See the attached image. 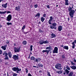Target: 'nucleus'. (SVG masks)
Returning <instances> with one entry per match:
<instances>
[{
	"instance_id": "f257e3e1",
	"label": "nucleus",
	"mask_w": 76,
	"mask_h": 76,
	"mask_svg": "<svg viewBox=\"0 0 76 76\" xmlns=\"http://www.w3.org/2000/svg\"><path fill=\"white\" fill-rule=\"evenodd\" d=\"M72 8L71 7L69 6L68 8V11L69 12V15L71 18L73 17V15L75 14V11L74 10H72Z\"/></svg>"
},
{
	"instance_id": "f03ea898",
	"label": "nucleus",
	"mask_w": 76,
	"mask_h": 76,
	"mask_svg": "<svg viewBox=\"0 0 76 76\" xmlns=\"http://www.w3.org/2000/svg\"><path fill=\"white\" fill-rule=\"evenodd\" d=\"M55 68L58 69V70H62V68H61V64H57L55 65Z\"/></svg>"
},
{
	"instance_id": "7ed1b4c3",
	"label": "nucleus",
	"mask_w": 76,
	"mask_h": 76,
	"mask_svg": "<svg viewBox=\"0 0 76 76\" xmlns=\"http://www.w3.org/2000/svg\"><path fill=\"white\" fill-rule=\"evenodd\" d=\"M39 42V44H40V45H42V44H48L49 43V41L47 40L45 41L41 40Z\"/></svg>"
},
{
	"instance_id": "20e7f679",
	"label": "nucleus",
	"mask_w": 76,
	"mask_h": 76,
	"mask_svg": "<svg viewBox=\"0 0 76 76\" xmlns=\"http://www.w3.org/2000/svg\"><path fill=\"white\" fill-rule=\"evenodd\" d=\"M14 51L15 53H19L20 51V48H16V47H15L14 48Z\"/></svg>"
},
{
	"instance_id": "39448f33",
	"label": "nucleus",
	"mask_w": 76,
	"mask_h": 76,
	"mask_svg": "<svg viewBox=\"0 0 76 76\" xmlns=\"http://www.w3.org/2000/svg\"><path fill=\"white\" fill-rule=\"evenodd\" d=\"M53 54L54 53H58V48L57 47H55L54 48L53 52Z\"/></svg>"
},
{
	"instance_id": "423d86ee",
	"label": "nucleus",
	"mask_w": 76,
	"mask_h": 76,
	"mask_svg": "<svg viewBox=\"0 0 76 76\" xmlns=\"http://www.w3.org/2000/svg\"><path fill=\"white\" fill-rule=\"evenodd\" d=\"M30 59L31 60H33L34 62H38V59H36L34 56L31 57Z\"/></svg>"
},
{
	"instance_id": "0eeeda50",
	"label": "nucleus",
	"mask_w": 76,
	"mask_h": 76,
	"mask_svg": "<svg viewBox=\"0 0 76 76\" xmlns=\"http://www.w3.org/2000/svg\"><path fill=\"white\" fill-rule=\"evenodd\" d=\"M12 58L15 60H17L19 59V56L17 55H14L13 56Z\"/></svg>"
},
{
	"instance_id": "6e6552de",
	"label": "nucleus",
	"mask_w": 76,
	"mask_h": 76,
	"mask_svg": "<svg viewBox=\"0 0 76 76\" xmlns=\"http://www.w3.org/2000/svg\"><path fill=\"white\" fill-rule=\"evenodd\" d=\"M50 51V50H44L42 51V53H47V55H48L49 54V52Z\"/></svg>"
},
{
	"instance_id": "1a4fd4ad",
	"label": "nucleus",
	"mask_w": 76,
	"mask_h": 76,
	"mask_svg": "<svg viewBox=\"0 0 76 76\" xmlns=\"http://www.w3.org/2000/svg\"><path fill=\"white\" fill-rule=\"evenodd\" d=\"M19 69V68H18V67H13L12 68V70H13V71H14V72H16L17 71H18V70Z\"/></svg>"
},
{
	"instance_id": "9d476101",
	"label": "nucleus",
	"mask_w": 76,
	"mask_h": 76,
	"mask_svg": "<svg viewBox=\"0 0 76 76\" xmlns=\"http://www.w3.org/2000/svg\"><path fill=\"white\" fill-rule=\"evenodd\" d=\"M2 7H4V8H5L6 9L7 7V3H6L5 4H2Z\"/></svg>"
},
{
	"instance_id": "9b49d317",
	"label": "nucleus",
	"mask_w": 76,
	"mask_h": 76,
	"mask_svg": "<svg viewBox=\"0 0 76 76\" xmlns=\"http://www.w3.org/2000/svg\"><path fill=\"white\" fill-rule=\"evenodd\" d=\"M46 50H50V51H51V50H53L52 47H51V46L50 45H49V47H47L46 48Z\"/></svg>"
},
{
	"instance_id": "f8f14e48",
	"label": "nucleus",
	"mask_w": 76,
	"mask_h": 76,
	"mask_svg": "<svg viewBox=\"0 0 76 76\" xmlns=\"http://www.w3.org/2000/svg\"><path fill=\"white\" fill-rule=\"evenodd\" d=\"M7 47V45H5L4 46H2L1 47V48L4 50H6V48Z\"/></svg>"
},
{
	"instance_id": "ddd939ff",
	"label": "nucleus",
	"mask_w": 76,
	"mask_h": 76,
	"mask_svg": "<svg viewBox=\"0 0 76 76\" xmlns=\"http://www.w3.org/2000/svg\"><path fill=\"white\" fill-rule=\"evenodd\" d=\"M15 10H17V11H20V6H18L15 7Z\"/></svg>"
},
{
	"instance_id": "4468645a",
	"label": "nucleus",
	"mask_w": 76,
	"mask_h": 76,
	"mask_svg": "<svg viewBox=\"0 0 76 76\" xmlns=\"http://www.w3.org/2000/svg\"><path fill=\"white\" fill-rule=\"evenodd\" d=\"M50 35L51 36V38H56V35L55 34H54V33H52Z\"/></svg>"
},
{
	"instance_id": "2eb2a0df",
	"label": "nucleus",
	"mask_w": 76,
	"mask_h": 76,
	"mask_svg": "<svg viewBox=\"0 0 76 76\" xmlns=\"http://www.w3.org/2000/svg\"><path fill=\"white\" fill-rule=\"evenodd\" d=\"M40 15H41L40 13H39V12H38L36 14L35 16V17L39 18H40Z\"/></svg>"
},
{
	"instance_id": "dca6fc26",
	"label": "nucleus",
	"mask_w": 76,
	"mask_h": 76,
	"mask_svg": "<svg viewBox=\"0 0 76 76\" xmlns=\"http://www.w3.org/2000/svg\"><path fill=\"white\" fill-rule=\"evenodd\" d=\"M58 31H61L63 29V27L61 26H59L58 28Z\"/></svg>"
},
{
	"instance_id": "f3484780",
	"label": "nucleus",
	"mask_w": 76,
	"mask_h": 76,
	"mask_svg": "<svg viewBox=\"0 0 76 76\" xmlns=\"http://www.w3.org/2000/svg\"><path fill=\"white\" fill-rule=\"evenodd\" d=\"M8 56L10 58H12V54L11 53V52H9L8 54Z\"/></svg>"
},
{
	"instance_id": "a211bd4d",
	"label": "nucleus",
	"mask_w": 76,
	"mask_h": 76,
	"mask_svg": "<svg viewBox=\"0 0 76 76\" xmlns=\"http://www.w3.org/2000/svg\"><path fill=\"white\" fill-rule=\"evenodd\" d=\"M50 27L51 29H56L57 27H55L53 25H50Z\"/></svg>"
},
{
	"instance_id": "6ab92c4d",
	"label": "nucleus",
	"mask_w": 76,
	"mask_h": 76,
	"mask_svg": "<svg viewBox=\"0 0 76 76\" xmlns=\"http://www.w3.org/2000/svg\"><path fill=\"white\" fill-rule=\"evenodd\" d=\"M7 19H12V15L11 14L9 15L7 17Z\"/></svg>"
},
{
	"instance_id": "aec40b11",
	"label": "nucleus",
	"mask_w": 76,
	"mask_h": 76,
	"mask_svg": "<svg viewBox=\"0 0 76 76\" xmlns=\"http://www.w3.org/2000/svg\"><path fill=\"white\" fill-rule=\"evenodd\" d=\"M2 54L4 56V55H5L4 56H7V55H8L7 53V52L6 51H5L4 52H3Z\"/></svg>"
},
{
	"instance_id": "412c9836",
	"label": "nucleus",
	"mask_w": 76,
	"mask_h": 76,
	"mask_svg": "<svg viewBox=\"0 0 76 76\" xmlns=\"http://www.w3.org/2000/svg\"><path fill=\"white\" fill-rule=\"evenodd\" d=\"M56 73H58V74H61L63 73V71L62 70H61V71H57L56 72Z\"/></svg>"
},
{
	"instance_id": "4be33fe9",
	"label": "nucleus",
	"mask_w": 76,
	"mask_h": 76,
	"mask_svg": "<svg viewBox=\"0 0 76 76\" xmlns=\"http://www.w3.org/2000/svg\"><path fill=\"white\" fill-rule=\"evenodd\" d=\"M73 72L71 71L69 74L68 76H73Z\"/></svg>"
},
{
	"instance_id": "5701e85b",
	"label": "nucleus",
	"mask_w": 76,
	"mask_h": 76,
	"mask_svg": "<svg viewBox=\"0 0 76 76\" xmlns=\"http://www.w3.org/2000/svg\"><path fill=\"white\" fill-rule=\"evenodd\" d=\"M70 67L73 70H75V69H76V66H70Z\"/></svg>"
},
{
	"instance_id": "b1692460",
	"label": "nucleus",
	"mask_w": 76,
	"mask_h": 76,
	"mask_svg": "<svg viewBox=\"0 0 76 76\" xmlns=\"http://www.w3.org/2000/svg\"><path fill=\"white\" fill-rule=\"evenodd\" d=\"M39 67H43V65L42 64H38Z\"/></svg>"
},
{
	"instance_id": "393cba45",
	"label": "nucleus",
	"mask_w": 76,
	"mask_h": 76,
	"mask_svg": "<svg viewBox=\"0 0 76 76\" xmlns=\"http://www.w3.org/2000/svg\"><path fill=\"white\" fill-rule=\"evenodd\" d=\"M65 5H69V1L68 0H65Z\"/></svg>"
},
{
	"instance_id": "a878e982",
	"label": "nucleus",
	"mask_w": 76,
	"mask_h": 76,
	"mask_svg": "<svg viewBox=\"0 0 76 76\" xmlns=\"http://www.w3.org/2000/svg\"><path fill=\"white\" fill-rule=\"evenodd\" d=\"M63 48L64 49H66V50H68L69 49V47L68 46H64L63 47Z\"/></svg>"
},
{
	"instance_id": "bb28decb",
	"label": "nucleus",
	"mask_w": 76,
	"mask_h": 76,
	"mask_svg": "<svg viewBox=\"0 0 76 76\" xmlns=\"http://www.w3.org/2000/svg\"><path fill=\"white\" fill-rule=\"evenodd\" d=\"M65 71L66 75H68L69 73V72H70L67 69H65Z\"/></svg>"
},
{
	"instance_id": "cd10ccee",
	"label": "nucleus",
	"mask_w": 76,
	"mask_h": 76,
	"mask_svg": "<svg viewBox=\"0 0 76 76\" xmlns=\"http://www.w3.org/2000/svg\"><path fill=\"white\" fill-rule=\"evenodd\" d=\"M7 13V11H5L4 12H0V14H5Z\"/></svg>"
},
{
	"instance_id": "c85d7f7f",
	"label": "nucleus",
	"mask_w": 76,
	"mask_h": 76,
	"mask_svg": "<svg viewBox=\"0 0 76 76\" xmlns=\"http://www.w3.org/2000/svg\"><path fill=\"white\" fill-rule=\"evenodd\" d=\"M5 58H4V60H9V57H8L7 55L5 56Z\"/></svg>"
},
{
	"instance_id": "c756f323",
	"label": "nucleus",
	"mask_w": 76,
	"mask_h": 76,
	"mask_svg": "<svg viewBox=\"0 0 76 76\" xmlns=\"http://www.w3.org/2000/svg\"><path fill=\"white\" fill-rule=\"evenodd\" d=\"M72 45H73V46H72V48L73 49L75 48V44H74V42H72Z\"/></svg>"
},
{
	"instance_id": "7c9ffc66",
	"label": "nucleus",
	"mask_w": 76,
	"mask_h": 76,
	"mask_svg": "<svg viewBox=\"0 0 76 76\" xmlns=\"http://www.w3.org/2000/svg\"><path fill=\"white\" fill-rule=\"evenodd\" d=\"M53 20L52 19H50L49 21H48V23H49V24H50V25H52V23H51V22H52V20Z\"/></svg>"
},
{
	"instance_id": "2f4dec72",
	"label": "nucleus",
	"mask_w": 76,
	"mask_h": 76,
	"mask_svg": "<svg viewBox=\"0 0 76 76\" xmlns=\"http://www.w3.org/2000/svg\"><path fill=\"white\" fill-rule=\"evenodd\" d=\"M52 25L55 28H56V25H57V24L56 23H53L52 24Z\"/></svg>"
},
{
	"instance_id": "473e14b6",
	"label": "nucleus",
	"mask_w": 76,
	"mask_h": 76,
	"mask_svg": "<svg viewBox=\"0 0 76 76\" xmlns=\"http://www.w3.org/2000/svg\"><path fill=\"white\" fill-rule=\"evenodd\" d=\"M23 45H26V41H24L23 42Z\"/></svg>"
},
{
	"instance_id": "72a5a7b5",
	"label": "nucleus",
	"mask_w": 76,
	"mask_h": 76,
	"mask_svg": "<svg viewBox=\"0 0 76 76\" xmlns=\"http://www.w3.org/2000/svg\"><path fill=\"white\" fill-rule=\"evenodd\" d=\"M7 24L8 26L10 25H12V23H9V22H8L7 23Z\"/></svg>"
},
{
	"instance_id": "f704fd0d",
	"label": "nucleus",
	"mask_w": 76,
	"mask_h": 76,
	"mask_svg": "<svg viewBox=\"0 0 76 76\" xmlns=\"http://www.w3.org/2000/svg\"><path fill=\"white\" fill-rule=\"evenodd\" d=\"M66 69H67L68 70H70V67H69L68 66H66Z\"/></svg>"
},
{
	"instance_id": "c9c22d12",
	"label": "nucleus",
	"mask_w": 76,
	"mask_h": 76,
	"mask_svg": "<svg viewBox=\"0 0 76 76\" xmlns=\"http://www.w3.org/2000/svg\"><path fill=\"white\" fill-rule=\"evenodd\" d=\"M47 72L48 73V76H51V75H50V73L48 71H47Z\"/></svg>"
},
{
	"instance_id": "e433bc0d",
	"label": "nucleus",
	"mask_w": 76,
	"mask_h": 76,
	"mask_svg": "<svg viewBox=\"0 0 76 76\" xmlns=\"http://www.w3.org/2000/svg\"><path fill=\"white\" fill-rule=\"evenodd\" d=\"M21 71V69H19L17 71H16V73H19V72H20Z\"/></svg>"
},
{
	"instance_id": "4c0bfd02",
	"label": "nucleus",
	"mask_w": 76,
	"mask_h": 76,
	"mask_svg": "<svg viewBox=\"0 0 76 76\" xmlns=\"http://www.w3.org/2000/svg\"><path fill=\"white\" fill-rule=\"evenodd\" d=\"M33 47V46L32 45H31L30 46V50L31 51H32V48Z\"/></svg>"
},
{
	"instance_id": "58836bf2",
	"label": "nucleus",
	"mask_w": 76,
	"mask_h": 76,
	"mask_svg": "<svg viewBox=\"0 0 76 76\" xmlns=\"http://www.w3.org/2000/svg\"><path fill=\"white\" fill-rule=\"evenodd\" d=\"M70 61L71 62V64L72 65H75V63H73V61Z\"/></svg>"
},
{
	"instance_id": "ea45409f",
	"label": "nucleus",
	"mask_w": 76,
	"mask_h": 76,
	"mask_svg": "<svg viewBox=\"0 0 76 76\" xmlns=\"http://www.w3.org/2000/svg\"><path fill=\"white\" fill-rule=\"evenodd\" d=\"M18 76V74L16 73H14L13 74V76Z\"/></svg>"
},
{
	"instance_id": "a19ab883",
	"label": "nucleus",
	"mask_w": 76,
	"mask_h": 76,
	"mask_svg": "<svg viewBox=\"0 0 76 76\" xmlns=\"http://www.w3.org/2000/svg\"><path fill=\"white\" fill-rule=\"evenodd\" d=\"M34 6L35 8H37V7H38V5L37 4L34 5Z\"/></svg>"
},
{
	"instance_id": "79ce46f5",
	"label": "nucleus",
	"mask_w": 76,
	"mask_h": 76,
	"mask_svg": "<svg viewBox=\"0 0 76 76\" xmlns=\"http://www.w3.org/2000/svg\"><path fill=\"white\" fill-rule=\"evenodd\" d=\"M39 32H40V33L43 32L41 30V29L39 30Z\"/></svg>"
},
{
	"instance_id": "37998d69",
	"label": "nucleus",
	"mask_w": 76,
	"mask_h": 76,
	"mask_svg": "<svg viewBox=\"0 0 76 76\" xmlns=\"http://www.w3.org/2000/svg\"><path fill=\"white\" fill-rule=\"evenodd\" d=\"M66 71H63V75H66Z\"/></svg>"
},
{
	"instance_id": "c03bdc74",
	"label": "nucleus",
	"mask_w": 76,
	"mask_h": 76,
	"mask_svg": "<svg viewBox=\"0 0 76 76\" xmlns=\"http://www.w3.org/2000/svg\"><path fill=\"white\" fill-rule=\"evenodd\" d=\"M25 28V26H23L22 27V29H24Z\"/></svg>"
},
{
	"instance_id": "a18cd8bd",
	"label": "nucleus",
	"mask_w": 76,
	"mask_h": 76,
	"mask_svg": "<svg viewBox=\"0 0 76 76\" xmlns=\"http://www.w3.org/2000/svg\"><path fill=\"white\" fill-rule=\"evenodd\" d=\"M46 7L48 9H50V5H47Z\"/></svg>"
},
{
	"instance_id": "49530a36",
	"label": "nucleus",
	"mask_w": 76,
	"mask_h": 76,
	"mask_svg": "<svg viewBox=\"0 0 76 76\" xmlns=\"http://www.w3.org/2000/svg\"><path fill=\"white\" fill-rule=\"evenodd\" d=\"M61 56L62 58H65V56H64V55H62Z\"/></svg>"
},
{
	"instance_id": "de8ad7c7",
	"label": "nucleus",
	"mask_w": 76,
	"mask_h": 76,
	"mask_svg": "<svg viewBox=\"0 0 76 76\" xmlns=\"http://www.w3.org/2000/svg\"><path fill=\"white\" fill-rule=\"evenodd\" d=\"M46 16V14H44L43 15V17H44V18H45Z\"/></svg>"
},
{
	"instance_id": "09e8293b",
	"label": "nucleus",
	"mask_w": 76,
	"mask_h": 76,
	"mask_svg": "<svg viewBox=\"0 0 76 76\" xmlns=\"http://www.w3.org/2000/svg\"><path fill=\"white\" fill-rule=\"evenodd\" d=\"M26 73H28V68H26Z\"/></svg>"
},
{
	"instance_id": "8fccbe9b",
	"label": "nucleus",
	"mask_w": 76,
	"mask_h": 76,
	"mask_svg": "<svg viewBox=\"0 0 76 76\" xmlns=\"http://www.w3.org/2000/svg\"><path fill=\"white\" fill-rule=\"evenodd\" d=\"M7 14H8V13H11V12L10 11H7Z\"/></svg>"
},
{
	"instance_id": "3c124183",
	"label": "nucleus",
	"mask_w": 76,
	"mask_h": 76,
	"mask_svg": "<svg viewBox=\"0 0 76 76\" xmlns=\"http://www.w3.org/2000/svg\"><path fill=\"white\" fill-rule=\"evenodd\" d=\"M28 76H32V75H31V74H30V73H29L28 74Z\"/></svg>"
},
{
	"instance_id": "603ef678",
	"label": "nucleus",
	"mask_w": 76,
	"mask_h": 76,
	"mask_svg": "<svg viewBox=\"0 0 76 76\" xmlns=\"http://www.w3.org/2000/svg\"><path fill=\"white\" fill-rule=\"evenodd\" d=\"M2 54V50H0V54Z\"/></svg>"
},
{
	"instance_id": "864d4df0",
	"label": "nucleus",
	"mask_w": 76,
	"mask_h": 76,
	"mask_svg": "<svg viewBox=\"0 0 76 76\" xmlns=\"http://www.w3.org/2000/svg\"><path fill=\"white\" fill-rule=\"evenodd\" d=\"M38 60H39V61H41V58H38Z\"/></svg>"
},
{
	"instance_id": "5fc2aeb1",
	"label": "nucleus",
	"mask_w": 76,
	"mask_h": 76,
	"mask_svg": "<svg viewBox=\"0 0 76 76\" xmlns=\"http://www.w3.org/2000/svg\"><path fill=\"white\" fill-rule=\"evenodd\" d=\"M73 61L74 62H75L76 63V59H75V58H74Z\"/></svg>"
},
{
	"instance_id": "6e6d98bb",
	"label": "nucleus",
	"mask_w": 76,
	"mask_h": 76,
	"mask_svg": "<svg viewBox=\"0 0 76 76\" xmlns=\"http://www.w3.org/2000/svg\"><path fill=\"white\" fill-rule=\"evenodd\" d=\"M6 42L7 44H9V42L8 40H7Z\"/></svg>"
},
{
	"instance_id": "4d7b16f0",
	"label": "nucleus",
	"mask_w": 76,
	"mask_h": 76,
	"mask_svg": "<svg viewBox=\"0 0 76 76\" xmlns=\"http://www.w3.org/2000/svg\"><path fill=\"white\" fill-rule=\"evenodd\" d=\"M50 19H53V17H52V16H51L50 17Z\"/></svg>"
},
{
	"instance_id": "13d9d810",
	"label": "nucleus",
	"mask_w": 76,
	"mask_h": 76,
	"mask_svg": "<svg viewBox=\"0 0 76 76\" xmlns=\"http://www.w3.org/2000/svg\"><path fill=\"white\" fill-rule=\"evenodd\" d=\"M41 20L42 22H43L44 20V19H41Z\"/></svg>"
},
{
	"instance_id": "bf43d9fd",
	"label": "nucleus",
	"mask_w": 76,
	"mask_h": 76,
	"mask_svg": "<svg viewBox=\"0 0 76 76\" xmlns=\"http://www.w3.org/2000/svg\"><path fill=\"white\" fill-rule=\"evenodd\" d=\"M7 20L8 21V22H10L11 20V19H7Z\"/></svg>"
},
{
	"instance_id": "052dcab7",
	"label": "nucleus",
	"mask_w": 76,
	"mask_h": 76,
	"mask_svg": "<svg viewBox=\"0 0 76 76\" xmlns=\"http://www.w3.org/2000/svg\"><path fill=\"white\" fill-rule=\"evenodd\" d=\"M41 19H45L44 18V17H42L41 18Z\"/></svg>"
},
{
	"instance_id": "680f3d73",
	"label": "nucleus",
	"mask_w": 76,
	"mask_h": 76,
	"mask_svg": "<svg viewBox=\"0 0 76 76\" xmlns=\"http://www.w3.org/2000/svg\"><path fill=\"white\" fill-rule=\"evenodd\" d=\"M73 42H74V44L75 43H76V40H74V41Z\"/></svg>"
},
{
	"instance_id": "e2e57ef3",
	"label": "nucleus",
	"mask_w": 76,
	"mask_h": 76,
	"mask_svg": "<svg viewBox=\"0 0 76 76\" xmlns=\"http://www.w3.org/2000/svg\"><path fill=\"white\" fill-rule=\"evenodd\" d=\"M60 47H64V45H60Z\"/></svg>"
},
{
	"instance_id": "0e129e2a",
	"label": "nucleus",
	"mask_w": 76,
	"mask_h": 76,
	"mask_svg": "<svg viewBox=\"0 0 76 76\" xmlns=\"http://www.w3.org/2000/svg\"><path fill=\"white\" fill-rule=\"evenodd\" d=\"M16 43H15L14 44V46H16Z\"/></svg>"
},
{
	"instance_id": "69168bd1",
	"label": "nucleus",
	"mask_w": 76,
	"mask_h": 76,
	"mask_svg": "<svg viewBox=\"0 0 76 76\" xmlns=\"http://www.w3.org/2000/svg\"><path fill=\"white\" fill-rule=\"evenodd\" d=\"M32 7H33V6H32V5H31L30 6V7L31 8H32Z\"/></svg>"
},
{
	"instance_id": "338daca9",
	"label": "nucleus",
	"mask_w": 76,
	"mask_h": 76,
	"mask_svg": "<svg viewBox=\"0 0 76 76\" xmlns=\"http://www.w3.org/2000/svg\"><path fill=\"white\" fill-rule=\"evenodd\" d=\"M30 55H29V57H28V58L29 59L30 58Z\"/></svg>"
},
{
	"instance_id": "774afa93",
	"label": "nucleus",
	"mask_w": 76,
	"mask_h": 76,
	"mask_svg": "<svg viewBox=\"0 0 76 76\" xmlns=\"http://www.w3.org/2000/svg\"><path fill=\"white\" fill-rule=\"evenodd\" d=\"M33 67H35V68H36V67H37V66H33Z\"/></svg>"
}]
</instances>
